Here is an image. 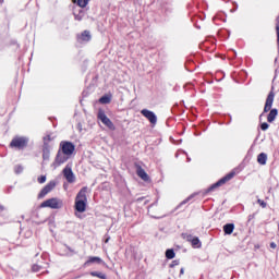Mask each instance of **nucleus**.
<instances>
[{"label":"nucleus","instance_id":"nucleus-21","mask_svg":"<svg viewBox=\"0 0 279 279\" xmlns=\"http://www.w3.org/2000/svg\"><path fill=\"white\" fill-rule=\"evenodd\" d=\"M88 1L90 0H77V5L80 8H86L88 5Z\"/></svg>","mask_w":279,"mask_h":279},{"label":"nucleus","instance_id":"nucleus-19","mask_svg":"<svg viewBox=\"0 0 279 279\" xmlns=\"http://www.w3.org/2000/svg\"><path fill=\"white\" fill-rule=\"evenodd\" d=\"M90 276H93L95 278L106 279V275H104L102 272H98V271H92Z\"/></svg>","mask_w":279,"mask_h":279},{"label":"nucleus","instance_id":"nucleus-14","mask_svg":"<svg viewBox=\"0 0 279 279\" xmlns=\"http://www.w3.org/2000/svg\"><path fill=\"white\" fill-rule=\"evenodd\" d=\"M66 160H69V156L61 155V154L57 155V158H56L57 165H63V162H66Z\"/></svg>","mask_w":279,"mask_h":279},{"label":"nucleus","instance_id":"nucleus-20","mask_svg":"<svg viewBox=\"0 0 279 279\" xmlns=\"http://www.w3.org/2000/svg\"><path fill=\"white\" fill-rule=\"evenodd\" d=\"M166 257L171 259V258H175V252H173V250H167L166 251Z\"/></svg>","mask_w":279,"mask_h":279},{"label":"nucleus","instance_id":"nucleus-18","mask_svg":"<svg viewBox=\"0 0 279 279\" xmlns=\"http://www.w3.org/2000/svg\"><path fill=\"white\" fill-rule=\"evenodd\" d=\"M80 38L83 40V43H88V40H90V32H83Z\"/></svg>","mask_w":279,"mask_h":279},{"label":"nucleus","instance_id":"nucleus-11","mask_svg":"<svg viewBox=\"0 0 279 279\" xmlns=\"http://www.w3.org/2000/svg\"><path fill=\"white\" fill-rule=\"evenodd\" d=\"M93 263H95L96 265H101L104 263V259H101V257L90 256L88 260L85 262L84 266L88 267L93 265Z\"/></svg>","mask_w":279,"mask_h":279},{"label":"nucleus","instance_id":"nucleus-6","mask_svg":"<svg viewBox=\"0 0 279 279\" xmlns=\"http://www.w3.org/2000/svg\"><path fill=\"white\" fill-rule=\"evenodd\" d=\"M141 114H143V117H145L153 125H156V123L158 122V118L156 117V113H154L153 111L143 109L141 111Z\"/></svg>","mask_w":279,"mask_h":279},{"label":"nucleus","instance_id":"nucleus-17","mask_svg":"<svg viewBox=\"0 0 279 279\" xmlns=\"http://www.w3.org/2000/svg\"><path fill=\"white\" fill-rule=\"evenodd\" d=\"M187 241H191L193 247H199V238H193L192 235L187 236Z\"/></svg>","mask_w":279,"mask_h":279},{"label":"nucleus","instance_id":"nucleus-12","mask_svg":"<svg viewBox=\"0 0 279 279\" xmlns=\"http://www.w3.org/2000/svg\"><path fill=\"white\" fill-rule=\"evenodd\" d=\"M277 117H278V110L277 109H271L268 117H267L268 123H274V121H276Z\"/></svg>","mask_w":279,"mask_h":279},{"label":"nucleus","instance_id":"nucleus-10","mask_svg":"<svg viewBox=\"0 0 279 279\" xmlns=\"http://www.w3.org/2000/svg\"><path fill=\"white\" fill-rule=\"evenodd\" d=\"M63 175L68 182H75V175H73V170H71V168L65 167L63 169Z\"/></svg>","mask_w":279,"mask_h":279},{"label":"nucleus","instance_id":"nucleus-26","mask_svg":"<svg viewBox=\"0 0 279 279\" xmlns=\"http://www.w3.org/2000/svg\"><path fill=\"white\" fill-rule=\"evenodd\" d=\"M260 128L265 132L266 130H269V124H267V122H264L262 123Z\"/></svg>","mask_w":279,"mask_h":279},{"label":"nucleus","instance_id":"nucleus-4","mask_svg":"<svg viewBox=\"0 0 279 279\" xmlns=\"http://www.w3.org/2000/svg\"><path fill=\"white\" fill-rule=\"evenodd\" d=\"M60 147L64 156H71L75 151V145L71 142H61Z\"/></svg>","mask_w":279,"mask_h":279},{"label":"nucleus","instance_id":"nucleus-29","mask_svg":"<svg viewBox=\"0 0 279 279\" xmlns=\"http://www.w3.org/2000/svg\"><path fill=\"white\" fill-rule=\"evenodd\" d=\"M270 247H271L272 250H276V247H277L276 243H275V242H271V243H270Z\"/></svg>","mask_w":279,"mask_h":279},{"label":"nucleus","instance_id":"nucleus-7","mask_svg":"<svg viewBox=\"0 0 279 279\" xmlns=\"http://www.w3.org/2000/svg\"><path fill=\"white\" fill-rule=\"evenodd\" d=\"M56 189V181H50L38 194V198L43 199L48 193H51L52 190Z\"/></svg>","mask_w":279,"mask_h":279},{"label":"nucleus","instance_id":"nucleus-5","mask_svg":"<svg viewBox=\"0 0 279 279\" xmlns=\"http://www.w3.org/2000/svg\"><path fill=\"white\" fill-rule=\"evenodd\" d=\"M27 137H15L12 140L10 145L12 147H17L19 149H21L23 147H27Z\"/></svg>","mask_w":279,"mask_h":279},{"label":"nucleus","instance_id":"nucleus-28","mask_svg":"<svg viewBox=\"0 0 279 279\" xmlns=\"http://www.w3.org/2000/svg\"><path fill=\"white\" fill-rule=\"evenodd\" d=\"M276 32H277V43L279 45V24L276 26Z\"/></svg>","mask_w":279,"mask_h":279},{"label":"nucleus","instance_id":"nucleus-30","mask_svg":"<svg viewBox=\"0 0 279 279\" xmlns=\"http://www.w3.org/2000/svg\"><path fill=\"white\" fill-rule=\"evenodd\" d=\"M76 21H82V16H76Z\"/></svg>","mask_w":279,"mask_h":279},{"label":"nucleus","instance_id":"nucleus-3","mask_svg":"<svg viewBox=\"0 0 279 279\" xmlns=\"http://www.w3.org/2000/svg\"><path fill=\"white\" fill-rule=\"evenodd\" d=\"M98 119L108 128L109 130H114V123H112L111 120H109L108 116H106V112L104 110L99 109L98 110Z\"/></svg>","mask_w":279,"mask_h":279},{"label":"nucleus","instance_id":"nucleus-33","mask_svg":"<svg viewBox=\"0 0 279 279\" xmlns=\"http://www.w3.org/2000/svg\"><path fill=\"white\" fill-rule=\"evenodd\" d=\"M0 3H3V0H0Z\"/></svg>","mask_w":279,"mask_h":279},{"label":"nucleus","instance_id":"nucleus-22","mask_svg":"<svg viewBox=\"0 0 279 279\" xmlns=\"http://www.w3.org/2000/svg\"><path fill=\"white\" fill-rule=\"evenodd\" d=\"M99 102H100V104H110V97H108V96H102V97L99 99Z\"/></svg>","mask_w":279,"mask_h":279},{"label":"nucleus","instance_id":"nucleus-25","mask_svg":"<svg viewBox=\"0 0 279 279\" xmlns=\"http://www.w3.org/2000/svg\"><path fill=\"white\" fill-rule=\"evenodd\" d=\"M257 204H259V206H262V208H267V203H265V201L263 199H257Z\"/></svg>","mask_w":279,"mask_h":279},{"label":"nucleus","instance_id":"nucleus-1","mask_svg":"<svg viewBox=\"0 0 279 279\" xmlns=\"http://www.w3.org/2000/svg\"><path fill=\"white\" fill-rule=\"evenodd\" d=\"M88 187H83L75 197L74 208L77 213H86V206L88 204Z\"/></svg>","mask_w":279,"mask_h":279},{"label":"nucleus","instance_id":"nucleus-34","mask_svg":"<svg viewBox=\"0 0 279 279\" xmlns=\"http://www.w3.org/2000/svg\"><path fill=\"white\" fill-rule=\"evenodd\" d=\"M73 1V3H75V0H72Z\"/></svg>","mask_w":279,"mask_h":279},{"label":"nucleus","instance_id":"nucleus-31","mask_svg":"<svg viewBox=\"0 0 279 279\" xmlns=\"http://www.w3.org/2000/svg\"><path fill=\"white\" fill-rule=\"evenodd\" d=\"M181 274H184V268H181Z\"/></svg>","mask_w":279,"mask_h":279},{"label":"nucleus","instance_id":"nucleus-24","mask_svg":"<svg viewBox=\"0 0 279 279\" xmlns=\"http://www.w3.org/2000/svg\"><path fill=\"white\" fill-rule=\"evenodd\" d=\"M44 143L45 145H49V143H51V135H47L44 137Z\"/></svg>","mask_w":279,"mask_h":279},{"label":"nucleus","instance_id":"nucleus-15","mask_svg":"<svg viewBox=\"0 0 279 279\" xmlns=\"http://www.w3.org/2000/svg\"><path fill=\"white\" fill-rule=\"evenodd\" d=\"M257 162L259 165H267V154L260 153L257 157Z\"/></svg>","mask_w":279,"mask_h":279},{"label":"nucleus","instance_id":"nucleus-9","mask_svg":"<svg viewBox=\"0 0 279 279\" xmlns=\"http://www.w3.org/2000/svg\"><path fill=\"white\" fill-rule=\"evenodd\" d=\"M276 97V95L274 94V92H270L267 96L266 99V104L264 107V112H269V110H271V106H274V98Z\"/></svg>","mask_w":279,"mask_h":279},{"label":"nucleus","instance_id":"nucleus-35","mask_svg":"<svg viewBox=\"0 0 279 279\" xmlns=\"http://www.w3.org/2000/svg\"><path fill=\"white\" fill-rule=\"evenodd\" d=\"M44 158H47V156L44 155Z\"/></svg>","mask_w":279,"mask_h":279},{"label":"nucleus","instance_id":"nucleus-16","mask_svg":"<svg viewBox=\"0 0 279 279\" xmlns=\"http://www.w3.org/2000/svg\"><path fill=\"white\" fill-rule=\"evenodd\" d=\"M225 234H232L234 232V225L229 223L223 227Z\"/></svg>","mask_w":279,"mask_h":279},{"label":"nucleus","instance_id":"nucleus-32","mask_svg":"<svg viewBox=\"0 0 279 279\" xmlns=\"http://www.w3.org/2000/svg\"><path fill=\"white\" fill-rule=\"evenodd\" d=\"M110 241V239H107L106 241H105V243H108Z\"/></svg>","mask_w":279,"mask_h":279},{"label":"nucleus","instance_id":"nucleus-23","mask_svg":"<svg viewBox=\"0 0 279 279\" xmlns=\"http://www.w3.org/2000/svg\"><path fill=\"white\" fill-rule=\"evenodd\" d=\"M37 181L39 182V184H45V182H47V177L46 175H41L37 179Z\"/></svg>","mask_w":279,"mask_h":279},{"label":"nucleus","instance_id":"nucleus-27","mask_svg":"<svg viewBox=\"0 0 279 279\" xmlns=\"http://www.w3.org/2000/svg\"><path fill=\"white\" fill-rule=\"evenodd\" d=\"M23 171V167L16 166L15 167V173H21Z\"/></svg>","mask_w":279,"mask_h":279},{"label":"nucleus","instance_id":"nucleus-8","mask_svg":"<svg viewBox=\"0 0 279 279\" xmlns=\"http://www.w3.org/2000/svg\"><path fill=\"white\" fill-rule=\"evenodd\" d=\"M234 175H236V172L234 171L230 172L229 174L223 177L221 180H219L216 184L211 185L210 191H213V189H217V186H221L222 184H226V182H230V180H232Z\"/></svg>","mask_w":279,"mask_h":279},{"label":"nucleus","instance_id":"nucleus-2","mask_svg":"<svg viewBox=\"0 0 279 279\" xmlns=\"http://www.w3.org/2000/svg\"><path fill=\"white\" fill-rule=\"evenodd\" d=\"M63 206L64 202L58 197L49 198L40 204V208H51L52 210H60Z\"/></svg>","mask_w":279,"mask_h":279},{"label":"nucleus","instance_id":"nucleus-13","mask_svg":"<svg viewBox=\"0 0 279 279\" xmlns=\"http://www.w3.org/2000/svg\"><path fill=\"white\" fill-rule=\"evenodd\" d=\"M137 175L138 178H142L144 182H147L149 180V175L143 170V168H137Z\"/></svg>","mask_w":279,"mask_h":279}]
</instances>
